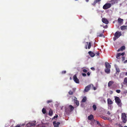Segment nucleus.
<instances>
[{
    "label": "nucleus",
    "mask_w": 127,
    "mask_h": 127,
    "mask_svg": "<svg viewBox=\"0 0 127 127\" xmlns=\"http://www.w3.org/2000/svg\"><path fill=\"white\" fill-rule=\"evenodd\" d=\"M66 71L65 70H64L62 71V74H65L66 73Z\"/></svg>",
    "instance_id": "37"
},
{
    "label": "nucleus",
    "mask_w": 127,
    "mask_h": 127,
    "mask_svg": "<svg viewBox=\"0 0 127 127\" xmlns=\"http://www.w3.org/2000/svg\"><path fill=\"white\" fill-rule=\"evenodd\" d=\"M123 83L124 85H127V77L125 78Z\"/></svg>",
    "instance_id": "21"
},
{
    "label": "nucleus",
    "mask_w": 127,
    "mask_h": 127,
    "mask_svg": "<svg viewBox=\"0 0 127 127\" xmlns=\"http://www.w3.org/2000/svg\"><path fill=\"white\" fill-rule=\"evenodd\" d=\"M68 108L69 109L70 112L72 111L74 109V107L71 105H69Z\"/></svg>",
    "instance_id": "13"
},
{
    "label": "nucleus",
    "mask_w": 127,
    "mask_h": 127,
    "mask_svg": "<svg viewBox=\"0 0 127 127\" xmlns=\"http://www.w3.org/2000/svg\"><path fill=\"white\" fill-rule=\"evenodd\" d=\"M110 68H106L105 69V72L107 73H109L110 72Z\"/></svg>",
    "instance_id": "22"
},
{
    "label": "nucleus",
    "mask_w": 127,
    "mask_h": 127,
    "mask_svg": "<svg viewBox=\"0 0 127 127\" xmlns=\"http://www.w3.org/2000/svg\"><path fill=\"white\" fill-rule=\"evenodd\" d=\"M103 9H107V8H103Z\"/></svg>",
    "instance_id": "55"
},
{
    "label": "nucleus",
    "mask_w": 127,
    "mask_h": 127,
    "mask_svg": "<svg viewBox=\"0 0 127 127\" xmlns=\"http://www.w3.org/2000/svg\"><path fill=\"white\" fill-rule=\"evenodd\" d=\"M114 83V82L112 81H109L108 83V87H109L111 86Z\"/></svg>",
    "instance_id": "12"
},
{
    "label": "nucleus",
    "mask_w": 127,
    "mask_h": 127,
    "mask_svg": "<svg viewBox=\"0 0 127 127\" xmlns=\"http://www.w3.org/2000/svg\"><path fill=\"white\" fill-rule=\"evenodd\" d=\"M125 53L124 52H123L121 54V55H122L123 56H124L125 54Z\"/></svg>",
    "instance_id": "44"
},
{
    "label": "nucleus",
    "mask_w": 127,
    "mask_h": 127,
    "mask_svg": "<svg viewBox=\"0 0 127 127\" xmlns=\"http://www.w3.org/2000/svg\"><path fill=\"white\" fill-rule=\"evenodd\" d=\"M53 124L54 127H58L60 123L59 122L56 123V121H54L53 122Z\"/></svg>",
    "instance_id": "8"
},
{
    "label": "nucleus",
    "mask_w": 127,
    "mask_h": 127,
    "mask_svg": "<svg viewBox=\"0 0 127 127\" xmlns=\"http://www.w3.org/2000/svg\"><path fill=\"white\" fill-rule=\"evenodd\" d=\"M93 87V89H94V90H95L96 89V88L95 87H94V86L93 87Z\"/></svg>",
    "instance_id": "45"
},
{
    "label": "nucleus",
    "mask_w": 127,
    "mask_h": 127,
    "mask_svg": "<svg viewBox=\"0 0 127 127\" xmlns=\"http://www.w3.org/2000/svg\"><path fill=\"white\" fill-rule=\"evenodd\" d=\"M108 103V104H111L113 103V102L110 98H109L107 99Z\"/></svg>",
    "instance_id": "17"
},
{
    "label": "nucleus",
    "mask_w": 127,
    "mask_h": 127,
    "mask_svg": "<svg viewBox=\"0 0 127 127\" xmlns=\"http://www.w3.org/2000/svg\"><path fill=\"white\" fill-rule=\"evenodd\" d=\"M117 0H111V2L113 4L117 2Z\"/></svg>",
    "instance_id": "27"
},
{
    "label": "nucleus",
    "mask_w": 127,
    "mask_h": 127,
    "mask_svg": "<svg viewBox=\"0 0 127 127\" xmlns=\"http://www.w3.org/2000/svg\"><path fill=\"white\" fill-rule=\"evenodd\" d=\"M93 84H91L86 86L84 89V91L86 92H88L90 90L91 87H93Z\"/></svg>",
    "instance_id": "4"
},
{
    "label": "nucleus",
    "mask_w": 127,
    "mask_h": 127,
    "mask_svg": "<svg viewBox=\"0 0 127 127\" xmlns=\"http://www.w3.org/2000/svg\"><path fill=\"white\" fill-rule=\"evenodd\" d=\"M73 79L74 81L76 83H79V81L76 75H75L73 77Z\"/></svg>",
    "instance_id": "5"
},
{
    "label": "nucleus",
    "mask_w": 127,
    "mask_h": 127,
    "mask_svg": "<svg viewBox=\"0 0 127 127\" xmlns=\"http://www.w3.org/2000/svg\"><path fill=\"white\" fill-rule=\"evenodd\" d=\"M58 116L57 115L56 116H54L53 118H52V119H54L55 118H57L58 117Z\"/></svg>",
    "instance_id": "38"
},
{
    "label": "nucleus",
    "mask_w": 127,
    "mask_h": 127,
    "mask_svg": "<svg viewBox=\"0 0 127 127\" xmlns=\"http://www.w3.org/2000/svg\"><path fill=\"white\" fill-rule=\"evenodd\" d=\"M107 114L108 115H110L111 114V113L109 111H108L107 112Z\"/></svg>",
    "instance_id": "42"
},
{
    "label": "nucleus",
    "mask_w": 127,
    "mask_h": 127,
    "mask_svg": "<svg viewBox=\"0 0 127 127\" xmlns=\"http://www.w3.org/2000/svg\"><path fill=\"white\" fill-rule=\"evenodd\" d=\"M122 35L121 32L117 31L114 35V37L113 38V40L115 41L118 38Z\"/></svg>",
    "instance_id": "1"
},
{
    "label": "nucleus",
    "mask_w": 127,
    "mask_h": 127,
    "mask_svg": "<svg viewBox=\"0 0 127 127\" xmlns=\"http://www.w3.org/2000/svg\"><path fill=\"white\" fill-rule=\"evenodd\" d=\"M115 102L119 107H121L122 106V103L121 101L120 98L118 97L115 96Z\"/></svg>",
    "instance_id": "2"
},
{
    "label": "nucleus",
    "mask_w": 127,
    "mask_h": 127,
    "mask_svg": "<svg viewBox=\"0 0 127 127\" xmlns=\"http://www.w3.org/2000/svg\"><path fill=\"white\" fill-rule=\"evenodd\" d=\"M127 63V60H126L124 62V63Z\"/></svg>",
    "instance_id": "48"
},
{
    "label": "nucleus",
    "mask_w": 127,
    "mask_h": 127,
    "mask_svg": "<svg viewBox=\"0 0 127 127\" xmlns=\"http://www.w3.org/2000/svg\"><path fill=\"white\" fill-rule=\"evenodd\" d=\"M86 0V2H88V1H89V0Z\"/></svg>",
    "instance_id": "52"
},
{
    "label": "nucleus",
    "mask_w": 127,
    "mask_h": 127,
    "mask_svg": "<svg viewBox=\"0 0 127 127\" xmlns=\"http://www.w3.org/2000/svg\"><path fill=\"white\" fill-rule=\"evenodd\" d=\"M42 112L43 114H45L46 113V110L45 109L43 108L42 110Z\"/></svg>",
    "instance_id": "26"
},
{
    "label": "nucleus",
    "mask_w": 127,
    "mask_h": 127,
    "mask_svg": "<svg viewBox=\"0 0 127 127\" xmlns=\"http://www.w3.org/2000/svg\"><path fill=\"white\" fill-rule=\"evenodd\" d=\"M101 0H95V1L94 3H96L97 2H99Z\"/></svg>",
    "instance_id": "35"
},
{
    "label": "nucleus",
    "mask_w": 127,
    "mask_h": 127,
    "mask_svg": "<svg viewBox=\"0 0 127 127\" xmlns=\"http://www.w3.org/2000/svg\"><path fill=\"white\" fill-rule=\"evenodd\" d=\"M85 48L86 49H87V45H86V47H85Z\"/></svg>",
    "instance_id": "50"
},
{
    "label": "nucleus",
    "mask_w": 127,
    "mask_h": 127,
    "mask_svg": "<svg viewBox=\"0 0 127 127\" xmlns=\"http://www.w3.org/2000/svg\"><path fill=\"white\" fill-rule=\"evenodd\" d=\"M97 123L99 125L100 124V123L99 121H97Z\"/></svg>",
    "instance_id": "47"
},
{
    "label": "nucleus",
    "mask_w": 127,
    "mask_h": 127,
    "mask_svg": "<svg viewBox=\"0 0 127 127\" xmlns=\"http://www.w3.org/2000/svg\"><path fill=\"white\" fill-rule=\"evenodd\" d=\"M105 64L106 68H110L111 66L108 62H106Z\"/></svg>",
    "instance_id": "14"
},
{
    "label": "nucleus",
    "mask_w": 127,
    "mask_h": 127,
    "mask_svg": "<svg viewBox=\"0 0 127 127\" xmlns=\"http://www.w3.org/2000/svg\"><path fill=\"white\" fill-rule=\"evenodd\" d=\"M102 21L103 23L106 24H107L108 23V21L107 19L105 18H103L102 19Z\"/></svg>",
    "instance_id": "9"
},
{
    "label": "nucleus",
    "mask_w": 127,
    "mask_h": 127,
    "mask_svg": "<svg viewBox=\"0 0 127 127\" xmlns=\"http://www.w3.org/2000/svg\"><path fill=\"white\" fill-rule=\"evenodd\" d=\"M69 94L70 95H72L73 94V93L71 91H70L69 92Z\"/></svg>",
    "instance_id": "31"
},
{
    "label": "nucleus",
    "mask_w": 127,
    "mask_h": 127,
    "mask_svg": "<svg viewBox=\"0 0 127 127\" xmlns=\"http://www.w3.org/2000/svg\"><path fill=\"white\" fill-rule=\"evenodd\" d=\"M52 102V100H47V102L48 103H50Z\"/></svg>",
    "instance_id": "32"
},
{
    "label": "nucleus",
    "mask_w": 127,
    "mask_h": 127,
    "mask_svg": "<svg viewBox=\"0 0 127 127\" xmlns=\"http://www.w3.org/2000/svg\"><path fill=\"white\" fill-rule=\"evenodd\" d=\"M110 92H111V94H112L113 93V92L112 91H110Z\"/></svg>",
    "instance_id": "51"
},
{
    "label": "nucleus",
    "mask_w": 127,
    "mask_h": 127,
    "mask_svg": "<svg viewBox=\"0 0 127 127\" xmlns=\"http://www.w3.org/2000/svg\"><path fill=\"white\" fill-rule=\"evenodd\" d=\"M53 111L51 109H50L48 112V114L50 116H52L53 114Z\"/></svg>",
    "instance_id": "19"
},
{
    "label": "nucleus",
    "mask_w": 127,
    "mask_h": 127,
    "mask_svg": "<svg viewBox=\"0 0 127 127\" xmlns=\"http://www.w3.org/2000/svg\"><path fill=\"white\" fill-rule=\"evenodd\" d=\"M125 47L124 46H122L120 48L118 49L117 50L118 52H119L121 50H123L125 49Z\"/></svg>",
    "instance_id": "16"
},
{
    "label": "nucleus",
    "mask_w": 127,
    "mask_h": 127,
    "mask_svg": "<svg viewBox=\"0 0 127 127\" xmlns=\"http://www.w3.org/2000/svg\"><path fill=\"white\" fill-rule=\"evenodd\" d=\"M123 21V20L122 19H121L120 18H119L118 19V23L119 24H121L122 22Z\"/></svg>",
    "instance_id": "18"
},
{
    "label": "nucleus",
    "mask_w": 127,
    "mask_h": 127,
    "mask_svg": "<svg viewBox=\"0 0 127 127\" xmlns=\"http://www.w3.org/2000/svg\"><path fill=\"white\" fill-rule=\"evenodd\" d=\"M116 92L117 93H119L121 91L120 90H116Z\"/></svg>",
    "instance_id": "34"
},
{
    "label": "nucleus",
    "mask_w": 127,
    "mask_h": 127,
    "mask_svg": "<svg viewBox=\"0 0 127 127\" xmlns=\"http://www.w3.org/2000/svg\"><path fill=\"white\" fill-rule=\"evenodd\" d=\"M70 80L72 79V78H71V77H70Z\"/></svg>",
    "instance_id": "53"
},
{
    "label": "nucleus",
    "mask_w": 127,
    "mask_h": 127,
    "mask_svg": "<svg viewBox=\"0 0 127 127\" xmlns=\"http://www.w3.org/2000/svg\"><path fill=\"white\" fill-rule=\"evenodd\" d=\"M88 54L92 57H94L95 55V54L91 51H89L88 52Z\"/></svg>",
    "instance_id": "11"
},
{
    "label": "nucleus",
    "mask_w": 127,
    "mask_h": 127,
    "mask_svg": "<svg viewBox=\"0 0 127 127\" xmlns=\"http://www.w3.org/2000/svg\"><path fill=\"white\" fill-rule=\"evenodd\" d=\"M121 55V54L120 53H119L117 54V56H116V58L117 59H119L118 57H120Z\"/></svg>",
    "instance_id": "30"
},
{
    "label": "nucleus",
    "mask_w": 127,
    "mask_h": 127,
    "mask_svg": "<svg viewBox=\"0 0 127 127\" xmlns=\"http://www.w3.org/2000/svg\"><path fill=\"white\" fill-rule=\"evenodd\" d=\"M100 117L104 120H106V119H107V118L105 116H100Z\"/></svg>",
    "instance_id": "28"
},
{
    "label": "nucleus",
    "mask_w": 127,
    "mask_h": 127,
    "mask_svg": "<svg viewBox=\"0 0 127 127\" xmlns=\"http://www.w3.org/2000/svg\"><path fill=\"white\" fill-rule=\"evenodd\" d=\"M111 4L109 3H106L103 6V8H110L111 6Z\"/></svg>",
    "instance_id": "7"
},
{
    "label": "nucleus",
    "mask_w": 127,
    "mask_h": 127,
    "mask_svg": "<svg viewBox=\"0 0 127 127\" xmlns=\"http://www.w3.org/2000/svg\"><path fill=\"white\" fill-rule=\"evenodd\" d=\"M87 99V98L86 96H85L82 99V100L81 102H85Z\"/></svg>",
    "instance_id": "23"
},
{
    "label": "nucleus",
    "mask_w": 127,
    "mask_h": 127,
    "mask_svg": "<svg viewBox=\"0 0 127 127\" xmlns=\"http://www.w3.org/2000/svg\"><path fill=\"white\" fill-rule=\"evenodd\" d=\"M74 101L75 103L77 106H78L79 105V101L78 100H77V98L75 97Z\"/></svg>",
    "instance_id": "10"
},
{
    "label": "nucleus",
    "mask_w": 127,
    "mask_h": 127,
    "mask_svg": "<svg viewBox=\"0 0 127 127\" xmlns=\"http://www.w3.org/2000/svg\"><path fill=\"white\" fill-rule=\"evenodd\" d=\"M92 107L93 108V109H94V111H95L96 110V109H97V107H96V105H95L94 104L92 106Z\"/></svg>",
    "instance_id": "25"
},
{
    "label": "nucleus",
    "mask_w": 127,
    "mask_h": 127,
    "mask_svg": "<svg viewBox=\"0 0 127 127\" xmlns=\"http://www.w3.org/2000/svg\"><path fill=\"white\" fill-rule=\"evenodd\" d=\"M93 118V116L92 115H91L89 116L88 117V119L90 120H92Z\"/></svg>",
    "instance_id": "20"
},
{
    "label": "nucleus",
    "mask_w": 127,
    "mask_h": 127,
    "mask_svg": "<svg viewBox=\"0 0 127 127\" xmlns=\"http://www.w3.org/2000/svg\"><path fill=\"white\" fill-rule=\"evenodd\" d=\"M121 118L123 122L124 123H126L127 121V116L125 113H122Z\"/></svg>",
    "instance_id": "3"
},
{
    "label": "nucleus",
    "mask_w": 127,
    "mask_h": 127,
    "mask_svg": "<svg viewBox=\"0 0 127 127\" xmlns=\"http://www.w3.org/2000/svg\"><path fill=\"white\" fill-rule=\"evenodd\" d=\"M65 111L66 112H68V110L67 109H65Z\"/></svg>",
    "instance_id": "49"
},
{
    "label": "nucleus",
    "mask_w": 127,
    "mask_h": 127,
    "mask_svg": "<svg viewBox=\"0 0 127 127\" xmlns=\"http://www.w3.org/2000/svg\"><path fill=\"white\" fill-rule=\"evenodd\" d=\"M126 74L127 75V72H126Z\"/></svg>",
    "instance_id": "56"
},
{
    "label": "nucleus",
    "mask_w": 127,
    "mask_h": 127,
    "mask_svg": "<svg viewBox=\"0 0 127 127\" xmlns=\"http://www.w3.org/2000/svg\"><path fill=\"white\" fill-rule=\"evenodd\" d=\"M36 124L35 122H33L32 123H30L27 124V127H30L32 126H35Z\"/></svg>",
    "instance_id": "6"
},
{
    "label": "nucleus",
    "mask_w": 127,
    "mask_h": 127,
    "mask_svg": "<svg viewBox=\"0 0 127 127\" xmlns=\"http://www.w3.org/2000/svg\"><path fill=\"white\" fill-rule=\"evenodd\" d=\"M87 74L88 76H89L90 75V73L89 72H88L87 73Z\"/></svg>",
    "instance_id": "43"
},
{
    "label": "nucleus",
    "mask_w": 127,
    "mask_h": 127,
    "mask_svg": "<svg viewBox=\"0 0 127 127\" xmlns=\"http://www.w3.org/2000/svg\"><path fill=\"white\" fill-rule=\"evenodd\" d=\"M91 69L93 71H94L95 70V69L94 67H92L91 68Z\"/></svg>",
    "instance_id": "41"
},
{
    "label": "nucleus",
    "mask_w": 127,
    "mask_h": 127,
    "mask_svg": "<svg viewBox=\"0 0 127 127\" xmlns=\"http://www.w3.org/2000/svg\"><path fill=\"white\" fill-rule=\"evenodd\" d=\"M124 127H127V126H124Z\"/></svg>",
    "instance_id": "54"
},
{
    "label": "nucleus",
    "mask_w": 127,
    "mask_h": 127,
    "mask_svg": "<svg viewBox=\"0 0 127 127\" xmlns=\"http://www.w3.org/2000/svg\"><path fill=\"white\" fill-rule=\"evenodd\" d=\"M121 29L122 30L127 29V26L123 25L121 27Z\"/></svg>",
    "instance_id": "15"
},
{
    "label": "nucleus",
    "mask_w": 127,
    "mask_h": 127,
    "mask_svg": "<svg viewBox=\"0 0 127 127\" xmlns=\"http://www.w3.org/2000/svg\"><path fill=\"white\" fill-rule=\"evenodd\" d=\"M99 51H98L96 53H95V54L97 56L99 55Z\"/></svg>",
    "instance_id": "36"
},
{
    "label": "nucleus",
    "mask_w": 127,
    "mask_h": 127,
    "mask_svg": "<svg viewBox=\"0 0 127 127\" xmlns=\"http://www.w3.org/2000/svg\"><path fill=\"white\" fill-rule=\"evenodd\" d=\"M116 71L118 72H120V69L117 67H116Z\"/></svg>",
    "instance_id": "29"
},
{
    "label": "nucleus",
    "mask_w": 127,
    "mask_h": 127,
    "mask_svg": "<svg viewBox=\"0 0 127 127\" xmlns=\"http://www.w3.org/2000/svg\"><path fill=\"white\" fill-rule=\"evenodd\" d=\"M103 35L102 33L100 34L99 35H97L98 37H102L103 36Z\"/></svg>",
    "instance_id": "33"
},
{
    "label": "nucleus",
    "mask_w": 127,
    "mask_h": 127,
    "mask_svg": "<svg viewBox=\"0 0 127 127\" xmlns=\"http://www.w3.org/2000/svg\"><path fill=\"white\" fill-rule=\"evenodd\" d=\"M83 71L84 72L86 73L87 72V70L86 69H84L83 70Z\"/></svg>",
    "instance_id": "39"
},
{
    "label": "nucleus",
    "mask_w": 127,
    "mask_h": 127,
    "mask_svg": "<svg viewBox=\"0 0 127 127\" xmlns=\"http://www.w3.org/2000/svg\"><path fill=\"white\" fill-rule=\"evenodd\" d=\"M86 43H87V45L89 44L88 46V48L89 49H90L91 48V43L89 42V43H88V42H86Z\"/></svg>",
    "instance_id": "24"
},
{
    "label": "nucleus",
    "mask_w": 127,
    "mask_h": 127,
    "mask_svg": "<svg viewBox=\"0 0 127 127\" xmlns=\"http://www.w3.org/2000/svg\"><path fill=\"white\" fill-rule=\"evenodd\" d=\"M82 75L84 77H85L86 76V74L85 73H82Z\"/></svg>",
    "instance_id": "40"
},
{
    "label": "nucleus",
    "mask_w": 127,
    "mask_h": 127,
    "mask_svg": "<svg viewBox=\"0 0 127 127\" xmlns=\"http://www.w3.org/2000/svg\"><path fill=\"white\" fill-rule=\"evenodd\" d=\"M122 59L123 60H124L125 59V57H122Z\"/></svg>",
    "instance_id": "46"
}]
</instances>
